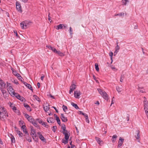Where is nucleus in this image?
Here are the masks:
<instances>
[{
  "mask_svg": "<svg viewBox=\"0 0 148 148\" xmlns=\"http://www.w3.org/2000/svg\"><path fill=\"white\" fill-rule=\"evenodd\" d=\"M12 73L15 76L17 77L19 79L22 78L21 75L18 73L16 71L12 70Z\"/></svg>",
  "mask_w": 148,
  "mask_h": 148,
  "instance_id": "39448f33",
  "label": "nucleus"
},
{
  "mask_svg": "<svg viewBox=\"0 0 148 148\" xmlns=\"http://www.w3.org/2000/svg\"><path fill=\"white\" fill-rule=\"evenodd\" d=\"M6 111V109L3 107L0 106V113H5Z\"/></svg>",
  "mask_w": 148,
  "mask_h": 148,
  "instance_id": "a211bd4d",
  "label": "nucleus"
},
{
  "mask_svg": "<svg viewBox=\"0 0 148 148\" xmlns=\"http://www.w3.org/2000/svg\"><path fill=\"white\" fill-rule=\"evenodd\" d=\"M6 86H4L3 88H0V89L1 90L3 94L6 93V91L5 90Z\"/></svg>",
  "mask_w": 148,
  "mask_h": 148,
  "instance_id": "6ab92c4d",
  "label": "nucleus"
},
{
  "mask_svg": "<svg viewBox=\"0 0 148 148\" xmlns=\"http://www.w3.org/2000/svg\"><path fill=\"white\" fill-rule=\"evenodd\" d=\"M25 128L26 126L25 125H23L21 127L22 129L23 130V131H24V130H25V129H26Z\"/></svg>",
  "mask_w": 148,
  "mask_h": 148,
  "instance_id": "864d4df0",
  "label": "nucleus"
},
{
  "mask_svg": "<svg viewBox=\"0 0 148 148\" xmlns=\"http://www.w3.org/2000/svg\"><path fill=\"white\" fill-rule=\"evenodd\" d=\"M126 13H121L115 15L119 16H124L125 15H126Z\"/></svg>",
  "mask_w": 148,
  "mask_h": 148,
  "instance_id": "2f4dec72",
  "label": "nucleus"
},
{
  "mask_svg": "<svg viewBox=\"0 0 148 148\" xmlns=\"http://www.w3.org/2000/svg\"><path fill=\"white\" fill-rule=\"evenodd\" d=\"M63 24H60L59 25H57L56 26V29L57 30H59L60 29H62L63 28L62 27ZM55 27H56V26H55Z\"/></svg>",
  "mask_w": 148,
  "mask_h": 148,
  "instance_id": "f3484780",
  "label": "nucleus"
},
{
  "mask_svg": "<svg viewBox=\"0 0 148 148\" xmlns=\"http://www.w3.org/2000/svg\"><path fill=\"white\" fill-rule=\"evenodd\" d=\"M52 51H53L55 53H56L58 51L56 49L54 48H53V49H52Z\"/></svg>",
  "mask_w": 148,
  "mask_h": 148,
  "instance_id": "5fc2aeb1",
  "label": "nucleus"
},
{
  "mask_svg": "<svg viewBox=\"0 0 148 148\" xmlns=\"http://www.w3.org/2000/svg\"><path fill=\"white\" fill-rule=\"evenodd\" d=\"M33 97L34 98L36 99L37 101L40 102V100L39 98L36 95H34Z\"/></svg>",
  "mask_w": 148,
  "mask_h": 148,
  "instance_id": "4c0bfd02",
  "label": "nucleus"
},
{
  "mask_svg": "<svg viewBox=\"0 0 148 148\" xmlns=\"http://www.w3.org/2000/svg\"><path fill=\"white\" fill-rule=\"evenodd\" d=\"M7 84V90L8 92H9V93L11 95H12V94L14 92V91L13 88H12V86L10 85L11 84Z\"/></svg>",
  "mask_w": 148,
  "mask_h": 148,
  "instance_id": "7ed1b4c3",
  "label": "nucleus"
},
{
  "mask_svg": "<svg viewBox=\"0 0 148 148\" xmlns=\"http://www.w3.org/2000/svg\"><path fill=\"white\" fill-rule=\"evenodd\" d=\"M136 132H137V135L136 136H135V137L136 139H139L140 138V131L139 130H137Z\"/></svg>",
  "mask_w": 148,
  "mask_h": 148,
  "instance_id": "a878e982",
  "label": "nucleus"
},
{
  "mask_svg": "<svg viewBox=\"0 0 148 148\" xmlns=\"http://www.w3.org/2000/svg\"><path fill=\"white\" fill-rule=\"evenodd\" d=\"M73 30L72 28L71 27H70L69 28V32L71 35H72L73 34Z\"/></svg>",
  "mask_w": 148,
  "mask_h": 148,
  "instance_id": "de8ad7c7",
  "label": "nucleus"
},
{
  "mask_svg": "<svg viewBox=\"0 0 148 148\" xmlns=\"http://www.w3.org/2000/svg\"><path fill=\"white\" fill-rule=\"evenodd\" d=\"M144 110L148 111V102L147 100H144L143 101Z\"/></svg>",
  "mask_w": 148,
  "mask_h": 148,
  "instance_id": "20e7f679",
  "label": "nucleus"
},
{
  "mask_svg": "<svg viewBox=\"0 0 148 148\" xmlns=\"http://www.w3.org/2000/svg\"><path fill=\"white\" fill-rule=\"evenodd\" d=\"M145 113L147 116V118L148 119V110L147 111V110H146V111H145Z\"/></svg>",
  "mask_w": 148,
  "mask_h": 148,
  "instance_id": "774afa93",
  "label": "nucleus"
},
{
  "mask_svg": "<svg viewBox=\"0 0 148 148\" xmlns=\"http://www.w3.org/2000/svg\"><path fill=\"white\" fill-rule=\"evenodd\" d=\"M60 115L61 119L63 122H66L68 120L67 117H66L63 114H61Z\"/></svg>",
  "mask_w": 148,
  "mask_h": 148,
  "instance_id": "6e6552de",
  "label": "nucleus"
},
{
  "mask_svg": "<svg viewBox=\"0 0 148 148\" xmlns=\"http://www.w3.org/2000/svg\"><path fill=\"white\" fill-rule=\"evenodd\" d=\"M97 90L99 93L106 100L108 99V95L105 91L100 89H98Z\"/></svg>",
  "mask_w": 148,
  "mask_h": 148,
  "instance_id": "f03ea898",
  "label": "nucleus"
},
{
  "mask_svg": "<svg viewBox=\"0 0 148 148\" xmlns=\"http://www.w3.org/2000/svg\"><path fill=\"white\" fill-rule=\"evenodd\" d=\"M44 110L46 112H47V111L49 110L50 109V108L49 107V106H45L43 107Z\"/></svg>",
  "mask_w": 148,
  "mask_h": 148,
  "instance_id": "4be33fe9",
  "label": "nucleus"
},
{
  "mask_svg": "<svg viewBox=\"0 0 148 148\" xmlns=\"http://www.w3.org/2000/svg\"><path fill=\"white\" fill-rule=\"evenodd\" d=\"M5 86H6L5 83L1 79H0V88Z\"/></svg>",
  "mask_w": 148,
  "mask_h": 148,
  "instance_id": "9d476101",
  "label": "nucleus"
},
{
  "mask_svg": "<svg viewBox=\"0 0 148 148\" xmlns=\"http://www.w3.org/2000/svg\"><path fill=\"white\" fill-rule=\"evenodd\" d=\"M46 47H47L49 49H51V50H52V49H53V47H51V46H49V45H47L46 46Z\"/></svg>",
  "mask_w": 148,
  "mask_h": 148,
  "instance_id": "bf43d9fd",
  "label": "nucleus"
},
{
  "mask_svg": "<svg viewBox=\"0 0 148 148\" xmlns=\"http://www.w3.org/2000/svg\"><path fill=\"white\" fill-rule=\"evenodd\" d=\"M24 131H23V132L24 133H25V134H28V132H27V130L26 129H25V130H24Z\"/></svg>",
  "mask_w": 148,
  "mask_h": 148,
  "instance_id": "0e129e2a",
  "label": "nucleus"
},
{
  "mask_svg": "<svg viewBox=\"0 0 148 148\" xmlns=\"http://www.w3.org/2000/svg\"><path fill=\"white\" fill-rule=\"evenodd\" d=\"M74 95L75 97L77 99H79V96L81 95V92L80 91H75L74 92Z\"/></svg>",
  "mask_w": 148,
  "mask_h": 148,
  "instance_id": "423d86ee",
  "label": "nucleus"
},
{
  "mask_svg": "<svg viewBox=\"0 0 148 148\" xmlns=\"http://www.w3.org/2000/svg\"><path fill=\"white\" fill-rule=\"evenodd\" d=\"M123 1V5H125L127 3V2H127V1H125V0H124V1Z\"/></svg>",
  "mask_w": 148,
  "mask_h": 148,
  "instance_id": "4d7b16f0",
  "label": "nucleus"
},
{
  "mask_svg": "<svg viewBox=\"0 0 148 148\" xmlns=\"http://www.w3.org/2000/svg\"><path fill=\"white\" fill-rule=\"evenodd\" d=\"M62 108L64 111L66 112V110H67V106L64 105H63Z\"/></svg>",
  "mask_w": 148,
  "mask_h": 148,
  "instance_id": "58836bf2",
  "label": "nucleus"
},
{
  "mask_svg": "<svg viewBox=\"0 0 148 148\" xmlns=\"http://www.w3.org/2000/svg\"><path fill=\"white\" fill-rule=\"evenodd\" d=\"M120 49V47L118 45H116V47L115 48V51L114 53V56H115L116 55V54L118 52L119 50Z\"/></svg>",
  "mask_w": 148,
  "mask_h": 148,
  "instance_id": "4468645a",
  "label": "nucleus"
},
{
  "mask_svg": "<svg viewBox=\"0 0 148 148\" xmlns=\"http://www.w3.org/2000/svg\"><path fill=\"white\" fill-rule=\"evenodd\" d=\"M116 90L118 92H120L122 90V88L118 86L116 87Z\"/></svg>",
  "mask_w": 148,
  "mask_h": 148,
  "instance_id": "7c9ffc66",
  "label": "nucleus"
},
{
  "mask_svg": "<svg viewBox=\"0 0 148 148\" xmlns=\"http://www.w3.org/2000/svg\"><path fill=\"white\" fill-rule=\"evenodd\" d=\"M138 90L140 92L142 93L145 92V90L143 88H140L139 86L138 87Z\"/></svg>",
  "mask_w": 148,
  "mask_h": 148,
  "instance_id": "5701e85b",
  "label": "nucleus"
},
{
  "mask_svg": "<svg viewBox=\"0 0 148 148\" xmlns=\"http://www.w3.org/2000/svg\"><path fill=\"white\" fill-rule=\"evenodd\" d=\"M14 95L16 98H18V95H19L18 94V93H16L14 92V93H13L12 94V95Z\"/></svg>",
  "mask_w": 148,
  "mask_h": 148,
  "instance_id": "49530a36",
  "label": "nucleus"
},
{
  "mask_svg": "<svg viewBox=\"0 0 148 148\" xmlns=\"http://www.w3.org/2000/svg\"><path fill=\"white\" fill-rule=\"evenodd\" d=\"M32 23L31 22L25 21L21 23L20 25L22 29H25L30 26Z\"/></svg>",
  "mask_w": 148,
  "mask_h": 148,
  "instance_id": "f257e3e1",
  "label": "nucleus"
},
{
  "mask_svg": "<svg viewBox=\"0 0 148 148\" xmlns=\"http://www.w3.org/2000/svg\"><path fill=\"white\" fill-rule=\"evenodd\" d=\"M47 121L48 123H53L54 120L53 118L48 117L47 118Z\"/></svg>",
  "mask_w": 148,
  "mask_h": 148,
  "instance_id": "f8f14e48",
  "label": "nucleus"
},
{
  "mask_svg": "<svg viewBox=\"0 0 148 148\" xmlns=\"http://www.w3.org/2000/svg\"><path fill=\"white\" fill-rule=\"evenodd\" d=\"M42 125L47 128H48L49 127V125H47L46 122H43L42 124Z\"/></svg>",
  "mask_w": 148,
  "mask_h": 148,
  "instance_id": "c9c22d12",
  "label": "nucleus"
},
{
  "mask_svg": "<svg viewBox=\"0 0 148 148\" xmlns=\"http://www.w3.org/2000/svg\"><path fill=\"white\" fill-rule=\"evenodd\" d=\"M124 139H122L121 137H120L119 138V141L118 142V144L117 146L118 147H120L122 146L123 142Z\"/></svg>",
  "mask_w": 148,
  "mask_h": 148,
  "instance_id": "0eeeda50",
  "label": "nucleus"
},
{
  "mask_svg": "<svg viewBox=\"0 0 148 148\" xmlns=\"http://www.w3.org/2000/svg\"><path fill=\"white\" fill-rule=\"evenodd\" d=\"M56 53L58 54L59 56H64L63 53L61 52L60 51H57Z\"/></svg>",
  "mask_w": 148,
  "mask_h": 148,
  "instance_id": "e433bc0d",
  "label": "nucleus"
},
{
  "mask_svg": "<svg viewBox=\"0 0 148 148\" xmlns=\"http://www.w3.org/2000/svg\"><path fill=\"white\" fill-rule=\"evenodd\" d=\"M25 117L27 119L29 117V115L27 114H25Z\"/></svg>",
  "mask_w": 148,
  "mask_h": 148,
  "instance_id": "69168bd1",
  "label": "nucleus"
},
{
  "mask_svg": "<svg viewBox=\"0 0 148 148\" xmlns=\"http://www.w3.org/2000/svg\"><path fill=\"white\" fill-rule=\"evenodd\" d=\"M71 104L77 110L79 109V107H78L77 104H75L73 102H71Z\"/></svg>",
  "mask_w": 148,
  "mask_h": 148,
  "instance_id": "b1692460",
  "label": "nucleus"
},
{
  "mask_svg": "<svg viewBox=\"0 0 148 148\" xmlns=\"http://www.w3.org/2000/svg\"><path fill=\"white\" fill-rule=\"evenodd\" d=\"M14 33H15V34L16 36L17 37H18V34H17V31H16V30H14Z\"/></svg>",
  "mask_w": 148,
  "mask_h": 148,
  "instance_id": "338daca9",
  "label": "nucleus"
},
{
  "mask_svg": "<svg viewBox=\"0 0 148 148\" xmlns=\"http://www.w3.org/2000/svg\"><path fill=\"white\" fill-rule=\"evenodd\" d=\"M70 88L74 90L76 88V85L74 84H72L70 87Z\"/></svg>",
  "mask_w": 148,
  "mask_h": 148,
  "instance_id": "473e14b6",
  "label": "nucleus"
},
{
  "mask_svg": "<svg viewBox=\"0 0 148 148\" xmlns=\"http://www.w3.org/2000/svg\"><path fill=\"white\" fill-rule=\"evenodd\" d=\"M5 114V112H3V113H0V119H1L4 118V114Z\"/></svg>",
  "mask_w": 148,
  "mask_h": 148,
  "instance_id": "f704fd0d",
  "label": "nucleus"
},
{
  "mask_svg": "<svg viewBox=\"0 0 148 148\" xmlns=\"http://www.w3.org/2000/svg\"><path fill=\"white\" fill-rule=\"evenodd\" d=\"M11 141L12 143H15V138L13 136H12L11 137Z\"/></svg>",
  "mask_w": 148,
  "mask_h": 148,
  "instance_id": "ea45409f",
  "label": "nucleus"
},
{
  "mask_svg": "<svg viewBox=\"0 0 148 148\" xmlns=\"http://www.w3.org/2000/svg\"><path fill=\"white\" fill-rule=\"evenodd\" d=\"M57 127L56 126H53L52 127V130L54 132H56V130L57 129Z\"/></svg>",
  "mask_w": 148,
  "mask_h": 148,
  "instance_id": "79ce46f5",
  "label": "nucleus"
},
{
  "mask_svg": "<svg viewBox=\"0 0 148 148\" xmlns=\"http://www.w3.org/2000/svg\"><path fill=\"white\" fill-rule=\"evenodd\" d=\"M14 95L16 98H18V95H19L18 94V93H16L14 92V93H13L12 94V95Z\"/></svg>",
  "mask_w": 148,
  "mask_h": 148,
  "instance_id": "a18cd8bd",
  "label": "nucleus"
},
{
  "mask_svg": "<svg viewBox=\"0 0 148 148\" xmlns=\"http://www.w3.org/2000/svg\"><path fill=\"white\" fill-rule=\"evenodd\" d=\"M95 139L99 144H100L102 142V141L98 137H95Z\"/></svg>",
  "mask_w": 148,
  "mask_h": 148,
  "instance_id": "c85d7f7f",
  "label": "nucleus"
},
{
  "mask_svg": "<svg viewBox=\"0 0 148 148\" xmlns=\"http://www.w3.org/2000/svg\"><path fill=\"white\" fill-rule=\"evenodd\" d=\"M50 14L49 13V15H48V19L49 20V21H50V22H51L52 21V20L51 19V18L50 17L49 15Z\"/></svg>",
  "mask_w": 148,
  "mask_h": 148,
  "instance_id": "052dcab7",
  "label": "nucleus"
},
{
  "mask_svg": "<svg viewBox=\"0 0 148 148\" xmlns=\"http://www.w3.org/2000/svg\"><path fill=\"white\" fill-rule=\"evenodd\" d=\"M16 98L22 101H23L25 100V99L23 97H21L20 95H18V98Z\"/></svg>",
  "mask_w": 148,
  "mask_h": 148,
  "instance_id": "393cba45",
  "label": "nucleus"
},
{
  "mask_svg": "<svg viewBox=\"0 0 148 148\" xmlns=\"http://www.w3.org/2000/svg\"><path fill=\"white\" fill-rule=\"evenodd\" d=\"M109 56L110 57L111 59L112 60L111 63H112V57L113 55V53L112 52H111L109 54Z\"/></svg>",
  "mask_w": 148,
  "mask_h": 148,
  "instance_id": "a19ab883",
  "label": "nucleus"
},
{
  "mask_svg": "<svg viewBox=\"0 0 148 148\" xmlns=\"http://www.w3.org/2000/svg\"><path fill=\"white\" fill-rule=\"evenodd\" d=\"M37 120H38V122H39V123L42 124V123L43 122H42V121L41 120H40V119H38Z\"/></svg>",
  "mask_w": 148,
  "mask_h": 148,
  "instance_id": "6e6d98bb",
  "label": "nucleus"
},
{
  "mask_svg": "<svg viewBox=\"0 0 148 148\" xmlns=\"http://www.w3.org/2000/svg\"><path fill=\"white\" fill-rule=\"evenodd\" d=\"M24 107L26 108L27 110L29 112H30L32 111V110L30 107L27 104L25 103L24 104Z\"/></svg>",
  "mask_w": 148,
  "mask_h": 148,
  "instance_id": "ddd939ff",
  "label": "nucleus"
},
{
  "mask_svg": "<svg viewBox=\"0 0 148 148\" xmlns=\"http://www.w3.org/2000/svg\"><path fill=\"white\" fill-rule=\"evenodd\" d=\"M68 140H62V142L65 144H67L68 142Z\"/></svg>",
  "mask_w": 148,
  "mask_h": 148,
  "instance_id": "8fccbe9b",
  "label": "nucleus"
},
{
  "mask_svg": "<svg viewBox=\"0 0 148 148\" xmlns=\"http://www.w3.org/2000/svg\"><path fill=\"white\" fill-rule=\"evenodd\" d=\"M56 120L57 122L58 123V124L59 125H60L61 124L60 121V120L59 119V117L58 116H56Z\"/></svg>",
  "mask_w": 148,
  "mask_h": 148,
  "instance_id": "c756f323",
  "label": "nucleus"
},
{
  "mask_svg": "<svg viewBox=\"0 0 148 148\" xmlns=\"http://www.w3.org/2000/svg\"><path fill=\"white\" fill-rule=\"evenodd\" d=\"M63 24V26H62L63 27H64V28H66L67 27V26L65 24Z\"/></svg>",
  "mask_w": 148,
  "mask_h": 148,
  "instance_id": "e2e57ef3",
  "label": "nucleus"
},
{
  "mask_svg": "<svg viewBox=\"0 0 148 148\" xmlns=\"http://www.w3.org/2000/svg\"><path fill=\"white\" fill-rule=\"evenodd\" d=\"M95 68L96 70L97 71H99V68L98 65L97 63H95Z\"/></svg>",
  "mask_w": 148,
  "mask_h": 148,
  "instance_id": "72a5a7b5",
  "label": "nucleus"
},
{
  "mask_svg": "<svg viewBox=\"0 0 148 148\" xmlns=\"http://www.w3.org/2000/svg\"><path fill=\"white\" fill-rule=\"evenodd\" d=\"M32 119H33V118H32L31 116H29V117L27 119L28 121L30 122H31V121L32 120Z\"/></svg>",
  "mask_w": 148,
  "mask_h": 148,
  "instance_id": "3c124183",
  "label": "nucleus"
},
{
  "mask_svg": "<svg viewBox=\"0 0 148 148\" xmlns=\"http://www.w3.org/2000/svg\"><path fill=\"white\" fill-rule=\"evenodd\" d=\"M24 122L22 121H20L19 122V124L20 126H21L23 125V123Z\"/></svg>",
  "mask_w": 148,
  "mask_h": 148,
  "instance_id": "603ef678",
  "label": "nucleus"
},
{
  "mask_svg": "<svg viewBox=\"0 0 148 148\" xmlns=\"http://www.w3.org/2000/svg\"><path fill=\"white\" fill-rule=\"evenodd\" d=\"M117 137V136L116 135H114L112 136L111 140H112V142L113 143H114V142L116 140V139Z\"/></svg>",
  "mask_w": 148,
  "mask_h": 148,
  "instance_id": "aec40b11",
  "label": "nucleus"
},
{
  "mask_svg": "<svg viewBox=\"0 0 148 148\" xmlns=\"http://www.w3.org/2000/svg\"><path fill=\"white\" fill-rule=\"evenodd\" d=\"M26 139L29 142H31L32 141V139H31V138H27H27H26Z\"/></svg>",
  "mask_w": 148,
  "mask_h": 148,
  "instance_id": "13d9d810",
  "label": "nucleus"
},
{
  "mask_svg": "<svg viewBox=\"0 0 148 148\" xmlns=\"http://www.w3.org/2000/svg\"><path fill=\"white\" fill-rule=\"evenodd\" d=\"M111 69L114 70V71H117V69L114 67H111Z\"/></svg>",
  "mask_w": 148,
  "mask_h": 148,
  "instance_id": "680f3d73",
  "label": "nucleus"
},
{
  "mask_svg": "<svg viewBox=\"0 0 148 148\" xmlns=\"http://www.w3.org/2000/svg\"><path fill=\"white\" fill-rule=\"evenodd\" d=\"M124 76L123 75H121V77H120V81L121 82H123V79H124Z\"/></svg>",
  "mask_w": 148,
  "mask_h": 148,
  "instance_id": "09e8293b",
  "label": "nucleus"
},
{
  "mask_svg": "<svg viewBox=\"0 0 148 148\" xmlns=\"http://www.w3.org/2000/svg\"><path fill=\"white\" fill-rule=\"evenodd\" d=\"M85 117L86 119V121L87 123H89V121L88 119V115L86 116Z\"/></svg>",
  "mask_w": 148,
  "mask_h": 148,
  "instance_id": "c03bdc74",
  "label": "nucleus"
},
{
  "mask_svg": "<svg viewBox=\"0 0 148 148\" xmlns=\"http://www.w3.org/2000/svg\"><path fill=\"white\" fill-rule=\"evenodd\" d=\"M16 9H20L21 8V6L20 4L17 2H16Z\"/></svg>",
  "mask_w": 148,
  "mask_h": 148,
  "instance_id": "cd10ccee",
  "label": "nucleus"
},
{
  "mask_svg": "<svg viewBox=\"0 0 148 148\" xmlns=\"http://www.w3.org/2000/svg\"><path fill=\"white\" fill-rule=\"evenodd\" d=\"M63 134L65 135L64 138L66 140H68L70 135H69L66 132H63Z\"/></svg>",
  "mask_w": 148,
  "mask_h": 148,
  "instance_id": "2eb2a0df",
  "label": "nucleus"
},
{
  "mask_svg": "<svg viewBox=\"0 0 148 148\" xmlns=\"http://www.w3.org/2000/svg\"><path fill=\"white\" fill-rule=\"evenodd\" d=\"M23 83L29 89H30V90H32V91L33 90V89L32 88L30 84H28L26 82H23Z\"/></svg>",
  "mask_w": 148,
  "mask_h": 148,
  "instance_id": "9b49d317",
  "label": "nucleus"
},
{
  "mask_svg": "<svg viewBox=\"0 0 148 148\" xmlns=\"http://www.w3.org/2000/svg\"><path fill=\"white\" fill-rule=\"evenodd\" d=\"M32 136L34 140L36 142H38V138L37 137L36 134H35L34 135H32Z\"/></svg>",
  "mask_w": 148,
  "mask_h": 148,
  "instance_id": "412c9836",
  "label": "nucleus"
},
{
  "mask_svg": "<svg viewBox=\"0 0 148 148\" xmlns=\"http://www.w3.org/2000/svg\"><path fill=\"white\" fill-rule=\"evenodd\" d=\"M31 135H34L35 134H36V132L35 130L33 128V127H31Z\"/></svg>",
  "mask_w": 148,
  "mask_h": 148,
  "instance_id": "dca6fc26",
  "label": "nucleus"
},
{
  "mask_svg": "<svg viewBox=\"0 0 148 148\" xmlns=\"http://www.w3.org/2000/svg\"><path fill=\"white\" fill-rule=\"evenodd\" d=\"M39 138L43 142H45L46 140L42 135L40 136L39 137Z\"/></svg>",
  "mask_w": 148,
  "mask_h": 148,
  "instance_id": "bb28decb",
  "label": "nucleus"
},
{
  "mask_svg": "<svg viewBox=\"0 0 148 148\" xmlns=\"http://www.w3.org/2000/svg\"><path fill=\"white\" fill-rule=\"evenodd\" d=\"M30 123H32L34 126L37 127L38 128H39V125H38L36 121L34 120V119H33Z\"/></svg>",
  "mask_w": 148,
  "mask_h": 148,
  "instance_id": "1a4fd4ad",
  "label": "nucleus"
},
{
  "mask_svg": "<svg viewBox=\"0 0 148 148\" xmlns=\"http://www.w3.org/2000/svg\"><path fill=\"white\" fill-rule=\"evenodd\" d=\"M17 133L19 136H20L22 137L23 135V133L19 131H17Z\"/></svg>",
  "mask_w": 148,
  "mask_h": 148,
  "instance_id": "37998d69",
  "label": "nucleus"
}]
</instances>
